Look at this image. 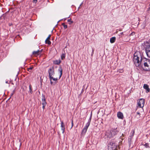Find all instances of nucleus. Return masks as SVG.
Listing matches in <instances>:
<instances>
[{"label":"nucleus","instance_id":"29","mask_svg":"<svg viewBox=\"0 0 150 150\" xmlns=\"http://www.w3.org/2000/svg\"><path fill=\"white\" fill-rule=\"evenodd\" d=\"M33 67H30L28 69V70L29 71H30V70H31L32 69Z\"/></svg>","mask_w":150,"mask_h":150},{"label":"nucleus","instance_id":"32","mask_svg":"<svg viewBox=\"0 0 150 150\" xmlns=\"http://www.w3.org/2000/svg\"><path fill=\"white\" fill-rule=\"evenodd\" d=\"M71 124H72V126H71V127H72L73 126V120H72V122H71Z\"/></svg>","mask_w":150,"mask_h":150},{"label":"nucleus","instance_id":"14","mask_svg":"<svg viewBox=\"0 0 150 150\" xmlns=\"http://www.w3.org/2000/svg\"><path fill=\"white\" fill-rule=\"evenodd\" d=\"M40 51L38 50L36 51H34L33 52V54L34 55H38L39 54Z\"/></svg>","mask_w":150,"mask_h":150},{"label":"nucleus","instance_id":"36","mask_svg":"<svg viewBox=\"0 0 150 150\" xmlns=\"http://www.w3.org/2000/svg\"><path fill=\"white\" fill-rule=\"evenodd\" d=\"M120 34H123V32H122V33H120Z\"/></svg>","mask_w":150,"mask_h":150},{"label":"nucleus","instance_id":"13","mask_svg":"<svg viewBox=\"0 0 150 150\" xmlns=\"http://www.w3.org/2000/svg\"><path fill=\"white\" fill-rule=\"evenodd\" d=\"M42 105H46L47 103L46 102L45 99L44 97L42 98Z\"/></svg>","mask_w":150,"mask_h":150},{"label":"nucleus","instance_id":"26","mask_svg":"<svg viewBox=\"0 0 150 150\" xmlns=\"http://www.w3.org/2000/svg\"><path fill=\"white\" fill-rule=\"evenodd\" d=\"M135 34V33L134 32H132L131 34H130L129 35V36H131V35H134Z\"/></svg>","mask_w":150,"mask_h":150},{"label":"nucleus","instance_id":"20","mask_svg":"<svg viewBox=\"0 0 150 150\" xmlns=\"http://www.w3.org/2000/svg\"><path fill=\"white\" fill-rule=\"evenodd\" d=\"M87 129L84 127L83 129L82 130V134H85L86 132Z\"/></svg>","mask_w":150,"mask_h":150},{"label":"nucleus","instance_id":"28","mask_svg":"<svg viewBox=\"0 0 150 150\" xmlns=\"http://www.w3.org/2000/svg\"><path fill=\"white\" fill-rule=\"evenodd\" d=\"M94 49H93L92 50V53L91 54V55L92 56H93V53H94Z\"/></svg>","mask_w":150,"mask_h":150},{"label":"nucleus","instance_id":"25","mask_svg":"<svg viewBox=\"0 0 150 150\" xmlns=\"http://www.w3.org/2000/svg\"><path fill=\"white\" fill-rule=\"evenodd\" d=\"M144 146L146 148L149 147L148 144L147 143H146L144 145Z\"/></svg>","mask_w":150,"mask_h":150},{"label":"nucleus","instance_id":"3","mask_svg":"<svg viewBox=\"0 0 150 150\" xmlns=\"http://www.w3.org/2000/svg\"><path fill=\"white\" fill-rule=\"evenodd\" d=\"M109 150H117L119 146H117L115 143L113 142H109L108 145Z\"/></svg>","mask_w":150,"mask_h":150},{"label":"nucleus","instance_id":"11","mask_svg":"<svg viewBox=\"0 0 150 150\" xmlns=\"http://www.w3.org/2000/svg\"><path fill=\"white\" fill-rule=\"evenodd\" d=\"M61 130L62 131V133H63L64 131L65 128L64 123L63 122H61Z\"/></svg>","mask_w":150,"mask_h":150},{"label":"nucleus","instance_id":"2","mask_svg":"<svg viewBox=\"0 0 150 150\" xmlns=\"http://www.w3.org/2000/svg\"><path fill=\"white\" fill-rule=\"evenodd\" d=\"M117 131L116 129L112 130H108L107 131L105 134V135L108 137L111 138L117 134Z\"/></svg>","mask_w":150,"mask_h":150},{"label":"nucleus","instance_id":"22","mask_svg":"<svg viewBox=\"0 0 150 150\" xmlns=\"http://www.w3.org/2000/svg\"><path fill=\"white\" fill-rule=\"evenodd\" d=\"M65 54H62L61 56V59H65Z\"/></svg>","mask_w":150,"mask_h":150},{"label":"nucleus","instance_id":"35","mask_svg":"<svg viewBox=\"0 0 150 150\" xmlns=\"http://www.w3.org/2000/svg\"><path fill=\"white\" fill-rule=\"evenodd\" d=\"M149 6H150V7L149 8V9L150 10V4H149Z\"/></svg>","mask_w":150,"mask_h":150},{"label":"nucleus","instance_id":"27","mask_svg":"<svg viewBox=\"0 0 150 150\" xmlns=\"http://www.w3.org/2000/svg\"><path fill=\"white\" fill-rule=\"evenodd\" d=\"M51 35H49L48 36V37L46 39V40H47L48 39H50V38L51 37Z\"/></svg>","mask_w":150,"mask_h":150},{"label":"nucleus","instance_id":"1","mask_svg":"<svg viewBox=\"0 0 150 150\" xmlns=\"http://www.w3.org/2000/svg\"><path fill=\"white\" fill-rule=\"evenodd\" d=\"M144 59L142 58V54L139 52H137L134 54L133 60L135 66L137 67H141Z\"/></svg>","mask_w":150,"mask_h":150},{"label":"nucleus","instance_id":"8","mask_svg":"<svg viewBox=\"0 0 150 150\" xmlns=\"http://www.w3.org/2000/svg\"><path fill=\"white\" fill-rule=\"evenodd\" d=\"M50 83L51 85H53V83H53V82L52 81V80H53V81L55 82L54 84L55 83H56V82L58 80L57 78H54L52 76V78H50Z\"/></svg>","mask_w":150,"mask_h":150},{"label":"nucleus","instance_id":"7","mask_svg":"<svg viewBox=\"0 0 150 150\" xmlns=\"http://www.w3.org/2000/svg\"><path fill=\"white\" fill-rule=\"evenodd\" d=\"M48 73L49 78H52V76L54 74V70L53 67L50 68L49 69Z\"/></svg>","mask_w":150,"mask_h":150},{"label":"nucleus","instance_id":"4","mask_svg":"<svg viewBox=\"0 0 150 150\" xmlns=\"http://www.w3.org/2000/svg\"><path fill=\"white\" fill-rule=\"evenodd\" d=\"M143 64L144 66L145 70L147 71L150 70V61L149 60L144 59L143 62Z\"/></svg>","mask_w":150,"mask_h":150},{"label":"nucleus","instance_id":"31","mask_svg":"<svg viewBox=\"0 0 150 150\" xmlns=\"http://www.w3.org/2000/svg\"><path fill=\"white\" fill-rule=\"evenodd\" d=\"M43 105L42 108H43V109L44 110L45 109V107L46 105Z\"/></svg>","mask_w":150,"mask_h":150},{"label":"nucleus","instance_id":"19","mask_svg":"<svg viewBox=\"0 0 150 150\" xmlns=\"http://www.w3.org/2000/svg\"><path fill=\"white\" fill-rule=\"evenodd\" d=\"M134 130H132L131 131L130 133V137L131 138H132V137L133 136L134 134Z\"/></svg>","mask_w":150,"mask_h":150},{"label":"nucleus","instance_id":"33","mask_svg":"<svg viewBox=\"0 0 150 150\" xmlns=\"http://www.w3.org/2000/svg\"><path fill=\"white\" fill-rule=\"evenodd\" d=\"M29 88H30V90H31V89H32L30 85V86H29Z\"/></svg>","mask_w":150,"mask_h":150},{"label":"nucleus","instance_id":"30","mask_svg":"<svg viewBox=\"0 0 150 150\" xmlns=\"http://www.w3.org/2000/svg\"><path fill=\"white\" fill-rule=\"evenodd\" d=\"M33 2L35 3H36L37 1V0H33Z\"/></svg>","mask_w":150,"mask_h":150},{"label":"nucleus","instance_id":"23","mask_svg":"<svg viewBox=\"0 0 150 150\" xmlns=\"http://www.w3.org/2000/svg\"><path fill=\"white\" fill-rule=\"evenodd\" d=\"M67 21L68 22H69V24H70V25H71V24L72 23H73V21H71V19H69L68 20H67Z\"/></svg>","mask_w":150,"mask_h":150},{"label":"nucleus","instance_id":"5","mask_svg":"<svg viewBox=\"0 0 150 150\" xmlns=\"http://www.w3.org/2000/svg\"><path fill=\"white\" fill-rule=\"evenodd\" d=\"M145 52L147 57L150 58V44L146 45L145 47Z\"/></svg>","mask_w":150,"mask_h":150},{"label":"nucleus","instance_id":"24","mask_svg":"<svg viewBox=\"0 0 150 150\" xmlns=\"http://www.w3.org/2000/svg\"><path fill=\"white\" fill-rule=\"evenodd\" d=\"M62 25L64 26V27L65 29L67 28V25H65L64 23H62Z\"/></svg>","mask_w":150,"mask_h":150},{"label":"nucleus","instance_id":"12","mask_svg":"<svg viewBox=\"0 0 150 150\" xmlns=\"http://www.w3.org/2000/svg\"><path fill=\"white\" fill-rule=\"evenodd\" d=\"M116 40V38L115 37H112L110 38V42L111 43H114Z\"/></svg>","mask_w":150,"mask_h":150},{"label":"nucleus","instance_id":"15","mask_svg":"<svg viewBox=\"0 0 150 150\" xmlns=\"http://www.w3.org/2000/svg\"><path fill=\"white\" fill-rule=\"evenodd\" d=\"M54 63L56 64H59L61 63V61L60 60H56L54 61Z\"/></svg>","mask_w":150,"mask_h":150},{"label":"nucleus","instance_id":"37","mask_svg":"<svg viewBox=\"0 0 150 150\" xmlns=\"http://www.w3.org/2000/svg\"><path fill=\"white\" fill-rule=\"evenodd\" d=\"M21 143H20V146H21Z\"/></svg>","mask_w":150,"mask_h":150},{"label":"nucleus","instance_id":"18","mask_svg":"<svg viewBox=\"0 0 150 150\" xmlns=\"http://www.w3.org/2000/svg\"><path fill=\"white\" fill-rule=\"evenodd\" d=\"M137 115H136V117L138 119L140 117V113L139 112H137Z\"/></svg>","mask_w":150,"mask_h":150},{"label":"nucleus","instance_id":"9","mask_svg":"<svg viewBox=\"0 0 150 150\" xmlns=\"http://www.w3.org/2000/svg\"><path fill=\"white\" fill-rule=\"evenodd\" d=\"M117 116L120 119H122L123 118V115L122 113L119 112L117 113Z\"/></svg>","mask_w":150,"mask_h":150},{"label":"nucleus","instance_id":"16","mask_svg":"<svg viewBox=\"0 0 150 150\" xmlns=\"http://www.w3.org/2000/svg\"><path fill=\"white\" fill-rule=\"evenodd\" d=\"M59 73L60 74V76H59V79H60V77H61L62 75V69L61 68V67H60L59 69Z\"/></svg>","mask_w":150,"mask_h":150},{"label":"nucleus","instance_id":"34","mask_svg":"<svg viewBox=\"0 0 150 150\" xmlns=\"http://www.w3.org/2000/svg\"><path fill=\"white\" fill-rule=\"evenodd\" d=\"M30 93H32V89H31V90H30Z\"/></svg>","mask_w":150,"mask_h":150},{"label":"nucleus","instance_id":"21","mask_svg":"<svg viewBox=\"0 0 150 150\" xmlns=\"http://www.w3.org/2000/svg\"><path fill=\"white\" fill-rule=\"evenodd\" d=\"M49 40L50 39H48V40H46H46L45 41V42L47 44H48L49 45H50V44H51V42Z\"/></svg>","mask_w":150,"mask_h":150},{"label":"nucleus","instance_id":"10","mask_svg":"<svg viewBox=\"0 0 150 150\" xmlns=\"http://www.w3.org/2000/svg\"><path fill=\"white\" fill-rule=\"evenodd\" d=\"M143 88L146 90V92L148 93L149 92L150 89L149 88V86L147 84H144L143 86Z\"/></svg>","mask_w":150,"mask_h":150},{"label":"nucleus","instance_id":"17","mask_svg":"<svg viewBox=\"0 0 150 150\" xmlns=\"http://www.w3.org/2000/svg\"><path fill=\"white\" fill-rule=\"evenodd\" d=\"M90 121L89 122H88L86 124L85 126L84 127V128L87 129L88 126H89L90 124Z\"/></svg>","mask_w":150,"mask_h":150},{"label":"nucleus","instance_id":"6","mask_svg":"<svg viewBox=\"0 0 150 150\" xmlns=\"http://www.w3.org/2000/svg\"><path fill=\"white\" fill-rule=\"evenodd\" d=\"M145 100L143 98H141L139 100L138 103V105L140 108H143Z\"/></svg>","mask_w":150,"mask_h":150}]
</instances>
